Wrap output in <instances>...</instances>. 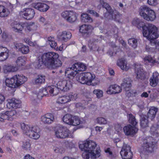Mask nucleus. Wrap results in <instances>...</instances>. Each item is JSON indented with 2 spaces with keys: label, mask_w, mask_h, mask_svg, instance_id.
I'll return each mask as SVG.
<instances>
[{
  "label": "nucleus",
  "mask_w": 159,
  "mask_h": 159,
  "mask_svg": "<svg viewBox=\"0 0 159 159\" xmlns=\"http://www.w3.org/2000/svg\"><path fill=\"white\" fill-rule=\"evenodd\" d=\"M145 61H148L151 63L152 65H154L157 62L156 60L153 57H152L150 55L146 56L144 59Z\"/></svg>",
  "instance_id": "nucleus-44"
},
{
  "label": "nucleus",
  "mask_w": 159,
  "mask_h": 159,
  "mask_svg": "<svg viewBox=\"0 0 159 159\" xmlns=\"http://www.w3.org/2000/svg\"><path fill=\"white\" fill-rule=\"evenodd\" d=\"M30 143L29 140L23 142L22 146L23 148L26 150H30Z\"/></svg>",
  "instance_id": "nucleus-47"
},
{
  "label": "nucleus",
  "mask_w": 159,
  "mask_h": 159,
  "mask_svg": "<svg viewBox=\"0 0 159 159\" xmlns=\"http://www.w3.org/2000/svg\"><path fill=\"white\" fill-rule=\"evenodd\" d=\"M135 68V76L136 80L141 81L146 79L145 73L142 67L139 64H134Z\"/></svg>",
  "instance_id": "nucleus-13"
},
{
  "label": "nucleus",
  "mask_w": 159,
  "mask_h": 159,
  "mask_svg": "<svg viewBox=\"0 0 159 159\" xmlns=\"http://www.w3.org/2000/svg\"><path fill=\"white\" fill-rule=\"evenodd\" d=\"M127 117L128 118L129 122L133 126H135L138 124V122L136 121L135 117L132 114L128 115Z\"/></svg>",
  "instance_id": "nucleus-40"
},
{
  "label": "nucleus",
  "mask_w": 159,
  "mask_h": 159,
  "mask_svg": "<svg viewBox=\"0 0 159 159\" xmlns=\"http://www.w3.org/2000/svg\"><path fill=\"white\" fill-rule=\"evenodd\" d=\"M126 95L128 96L135 97L137 95V93L135 91H133L131 90L129 91V89H127Z\"/></svg>",
  "instance_id": "nucleus-53"
},
{
  "label": "nucleus",
  "mask_w": 159,
  "mask_h": 159,
  "mask_svg": "<svg viewBox=\"0 0 159 159\" xmlns=\"http://www.w3.org/2000/svg\"><path fill=\"white\" fill-rule=\"evenodd\" d=\"M24 159H35L29 154L26 155L24 157Z\"/></svg>",
  "instance_id": "nucleus-61"
},
{
  "label": "nucleus",
  "mask_w": 159,
  "mask_h": 159,
  "mask_svg": "<svg viewBox=\"0 0 159 159\" xmlns=\"http://www.w3.org/2000/svg\"><path fill=\"white\" fill-rule=\"evenodd\" d=\"M26 60V58L25 57L20 56L18 57L16 61L17 66L20 67L25 65Z\"/></svg>",
  "instance_id": "nucleus-37"
},
{
  "label": "nucleus",
  "mask_w": 159,
  "mask_h": 159,
  "mask_svg": "<svg viewBox=\"0 0 159 159\" xmlns=\"http://www.w3.org/2000/svg\"><path fill=\"white\" fill-rule=\"evenodd\" d=\"M2 37L3 39L6 40L7 39V35L6 33H3L2 34Z\"/></svg>",
  "instance_id": "nucleus-64"
},
{
  "label": "nucleus",
  "mask_w": 159,
  "mask_h": 159,
  "mask_svg": "<svg viewBox=\"0 0 159 159\" xmlns=\"http://www.w3.org/2000/svg\"><path fill=\"white\" fill-rule=\"evenodd\" d=\"M157 111L158 109L157 108L154 107H152L148 113L147 117L151 120H153L155 118Z\"/></svg>",
  "instance_id": "nucleus-30"
},
{
  "label": "nucleus",
  "mask_w": 159,
  "mask_h": 159,
  "mask_svg": "<svg viewBox=\"0 0 159 159\" xmlns=\"http://www.w3.org/2000/svg\"><path fill=\"white\" fill-rule=\"evenodd\" d=\"M45 76L39 75L34 79V83L36 84H39L44 83L45 81Z\"/></svg>",
  "instance_id": "nucleus-41"
},
{
  "label": "nucleus",
  "mask_w": 159,
  "mask_h": 159,
  "mask_svg": "<svg viewBox=\"0 0 159 159\" xmlns=\"http://www.w3.org/2000/svg\"><path fill=\"white\" fill-rule=\"evenodd\" d=\"M59 57L58 54L56 52H46L39 57L33 65L37 69L41 68L43 65L49 69H56L62 65V62L58 59Z\"/></svg>",
  "instance_id": "nucleus-1"
},
{
  "label": "nucleus",
  "mask_w": 159,
  "mask_h": 159,
  "mask_svg": "<svg viewBox=\"0 0 159 159\" xmlns=\"http://www.w3.org/2000/svg\"><path fill=\"white\" fill-rule=\"evenodd\" d=\"M25 42L30 46H35L36 44L35 41L32 42L31 40H26Z\"/></svg>",
  "instance_id": "nucleus-56"
},
{
  "label": "nucleus",
  "mask_w": 159,
  "mask_h": 159,
  "mask_svg": "<svg viewBox=\"0 0 159 159\" xmlns=\"http://www.w3.org/2000/svg\"><path fill=\"white\" fill-rule=\"evenodd\" d=\"M109 73L111 75H114L115 72L114 70L111 68H110L109 70Z\"/></svg>",
  "instance_id": "nucleus-63"
},
{
  "label": "nucleus",
  "mask_w": 159,
  "mask_h": 159,
  "mask_svg": "<svg viewBox=\"0 0 159 159\" xmlns=\"http://www.w3.org/2000/svg\"><path fill=\"white\" fill-rule=\"evenodd\" d=\"M69 131L67 128L62 125H59L55 132V134L57 138L64 139L69 136Z\"/></svg>",
  "instance_id": "nucleus-14"
},
{
  "label": "nucleus",
  "mask_w": 159,
  "mask_h": 159,
  "mask_svg": "<svg viewBox=\"0 0 159 159\" xmlns=\"http://www.w3.org/2000/svg\"><path fill=\"white\" fill-rule=\"evenodd\" d=\"M35 12L34 9L30 8H24L20 12V14L24 19L29 20L33 19Z\"/></svg>",
  "instance_id": "nucleus-16"
},
{
  "label": "nucleus",
  "mask_w": 159,
  "mask_h": 159,
  "mask_svg": "<svg viewBox=\"0 0 159 159\" xmlns=\"http://www.w3.org/2000/svg\"><path fill=\"white\" fill-rule=\"evenodd\" d=\"M111 31L112 32L113 34L114 35V38L115 40H120V37L118 36V29L116 26H114L112 29Z\"/></svg>",
  "instance_id": "nucleus-42"
},
{
  "label": "nucleus",
  "mask_w": 159,
  "mask_h": 159,
  "mask_svg": "<svg viewBox=\"0 0 159 159\" xmlns=\"http://www.w3.org/2000/svg\"><path fill=\"white\" fill-rule=\"evenodd\" d=\"M105 152L107 153H108V156L109 157H111L112 155V153L110 150V149L109 148H107L105 150Z\"/></svg>",
  "instance_id": "nucleus-57"
},
{
  "label": "nucleus",
  "mask_w": 159,
  "mask_h": 159,
  "mask_svg": "<svg viewBox=\"0 0 159 159\" xmlns=\"http://www.w3.org/2000/svg\"><path fill=\"white\" fill-rule=\"evenodd\" d=\"M148 3L150 5L155 6L157 4V0H148Z\"/></svg>",
  "instance_id": "nucleus-55"
},
{
  "label": "nucleus",
  "mask_w": 159,
  "mask_h": 159,
  "mask_svg": "<svg viewBox=\"0 0 159 159\" xmlns=\"http://www.w3.org/2000/svg\"><path fill=\"white\" fill-rule=\"evenodd\" d=\"M16 111L13 110L0 113V122H3L6 120L12 121L13 120L12 117L16 115Z\"/></svg>",
  "instance_id": "nucleus-17"
},
{
  "label": "nucleus",
  "mask_w": 159,
  "mask_h": 159,
  "mask_svg": "<svg viewBox=\"0 0 159 159\" xmlns=\"http://www.w3.org/2000/svg\"><path fill=\"white\" fill-rule=\"evenodd\" d=\"M94 94H95L97 98H100L103 96V92L100 89H95L93 91Z\"/></svg>",
  "instance_id": "nucleus-48"
},
{
  "label": "nucleus",
  "mask_w": 159,
  "mask_h": 159,
  "mask_svg": "<svg viewBox=\"0 0 159 159\" xmlns=\"http://www.w3.org/2000/svg\"><path fill=\"white\" fill-rule=\"evenodd\" d=\"M139 14L143 18L147 21H153L156 18L155 11L146 6L140 7Z\"/></svg>",
  "instance_id": "nucleus-9"
},
{
  "label": "nucleus",
  "mask_w": 159,
  "mask_h": 159,
  "mask_svg": "<svg viewBox=\"0 0 159 159\" xmlns=\"http://www.w3.org/2000/svg\"><path fill=\"white\" fill-rule=\"evenodd\" d=\"M91 26L90 25H84L80 27L79 31L82 34L88 33L90 30Z\"/></svg>",
  "instance_id": "nucleus-36"
},
{
  "label": "nucleus",
  "mask_w": 159,
  "mask_h": 159,
  "mask_svg": "<svg viewBox=\"0 0 159 159\" xmlns=\"http://www.w3.org/2000/svg\"><path fill=\"white\" fill-rule=\"evenodd\" d=\"M54 120V118L53 114L47 113L41 117V121L44 124H49L53 122Z\"/></svg>",
  "instance_id": "nucleus-22"
},
{
  "label": "nucleus",
  "mask_w": 159,
  "mask_h": 159,
  "mask_svg": "<svg viewBox=\"0 0 159 159\" xmlns=\"http://www.w3.org/2000/svg\"><path fill=\"white\" fill-rule=\"evenodd\" d=\"M73 116L71 115L67 114L65 115L63 118V120L64 122L67 124L71 125L72 121Z\"/></svg>",
  "instance_id": "nucleus-39"
},
{
  "label": "nucleus",
  "mask_w": 159,
  "mask_h": 159,
  "mask_svg": "<svg viewBox=\"0 0 159 159\" xmlns=\"http://www.w3.org/2000/svg\"><path fill=\"white\" fill-rule=\"evenodd\" d=\"M62 16L66 19L68 22L73 23L75 22L77 19L76 13L72 11H65L61 13Z\"/></svg>",
  "instance_id": "nucleus-15"
},
{
  "label": "nucleus",
  "mask_w": 159,
  "mask_h": 159,
  "mask_svg": "<svg viewBox=\"0 0 159 159\" xmlns=\"http://www.w3.org/2000/svg\"><path fill=\"white\" fill-rule=\"evenodd\" d=\"M34 8L40 11L45 12L47 11L49 8V7L46 4L38 2L34 4Z\"/></svg>",
  "instance_id": "nucleus-24"
},
{
  "label": "nucleus",
  "mask_w": 159,
  "mask_h": 159,
  "mask_svg": "<svg viewBox=\"0 0 159 159\" xmlns=\"http://www.w3.org/2000/svg\"><path fill=\"white\" fill-rule=\"evenodd\" d=\"M113 53L114 52H113L110 49H109L107 52V54L111 57L113 55Z\"/></svg>",
  "instance_id": "nucleus-62"
},
{
  "label": "nucleus",
  "mask_w": 159,
  "mask_h": 159,
  "mask_svg": "<svg viewBox=\"0 0 159 159\" xmlns=\"http://www.w3.org/2000/svg\"><path fill=\"white\" fill-rule=\"evenodd\" d=\"M14 46L16 49L20 51L23 54H26L29 52V47L24 45L21 43H14Z\"/></svg>",
  "instance_id": "nucleus-25"
},
{
  "label": "nucleus",
  "mask_w": 159,
  "mask_h": 159,
  "mask_svg": "<svg viewBox=\"0 0 159 159\" xmlns=\"http://www.w3.org/2000/svg\"><path fill=\"white\" fill-rule=\"evenodd\" d=\"M48 41H49V44L52 48H54V49L58 48L57 43L55 41V40Z\"/></svg>",
  "instance_id": "nucleus-52"
},
{
  "label": "nucleus",
  "mask_w": 159,
  "mask_h": 159,
  "mask_svg": "<svg viewBox=\"0 0 159 159\" xmlns=\"http://www.w3.org/2000/svg\"><path fill=\"white\" fill-rule=\"evenodd\" d=\"M127 61L124 58L119 59L117 61V65L123 70H127L129 67L127 66Z\"/></svg>",
  "instance_id": "nucleus-28"
},
{
  "label": "nucleus",
  "mask_w": 159,
  "mask_h": 159,
  "mask_svg": "<svg viewBox=\"0 0 159 159\" xmlns=\"http://www.w3.org/2000/svg\"><path fill=\"white\" fill-rule=\"evenodd\" d=\"M151 45H155L156 48L159 50V40H148Z\"/></svg>",
  "instance_id": "nucleus-46"
},
{
  "label": "nucleus",
  "mask_w": 159,
  "mask_h": 159,
  "mask_svg": "<svg viewBox=\"0 0 159 159\" xmlns=\"http://www.w3.org/2000/svg\"><path fill=\"white\" fill-rule=\"evenodd\" d=\"M27 80V78L21 75H16L11 79L7 78L5 83L9 87L15 88L20 86Z\"/></svg>",
  "instance_id": "nucleus-7"
},
{
  "label": "nucleus",
  "mask_w": 159,
  "mask_h": 159,
  "mask_svg": "<svg viewBox=\"0 0 159 159\" xmlns=\"http://www.w3.org/2000/svg\"><path fill=\"white\" fill-rule=\"evenodd\" d=\"M155 144L156 143L153 138L149 136L143 139L142 147L144 150L148 152H152L153 151Z\"/></svg>",
  "instance_id": "nucleus-12"
},
{
  "label": "nucleus",
  "mask_w": 159,
  "mask_h": 159,
  "mask_svg": "<svg viewBox=\"0 0 159 159\" xmlns=\"http://www.w3.org/2000/svg\"><path fill=\"white\" fill-rule=\"evenodd\" d=\"M70 69L71 71L75 73V75L78 71H83L86 69V66L84 64L77 62L74 64Z\"/></svg>",
  "instance_id": "nucleus-18"
},
{
  "label": "nucleus",
  "mask_w": 159,
  "mask_h": 159,
  "mask_svg": "<svg viewBox=\"0 0 159 159\" xmlns=\"http://www.w3.org/2000/svg\"><path fill=\"white\" fill-rule=\"evenodd\" d=\"M124 131L126 135H134L138 130L134 126L128 125L123 128Z\"/></svg>",
  "instance_id": "nucleus-20"
},
{
  "label": "nucleus",
  "mask_w": 159,
  "mask_h": 159,
  "mask_svg": "<svg viewBox=\"0 0 159 159\" xmlns=\"http://www.w3.org/2000/svg\"><path fill=\"white\" fill-rule=\"evenodd\" d=\"M132 23L133 25L138 29L142 28L143 36L148 40H155L158 37L157 29L155 25L152 24L143 25V22L138 18H134Z\"/></svg>",
  "instance_id": "nucleus-3"
},
{
  "label": "nucleus",
  "mask_w": 159,
  "mask_h": 159,
  "mask_svg": "<svg viewBox=\"0 0 159 159\" xmlns=\"http://www.w3.org/2000/svg\"><path fill=\"white\" fill-rule=\"evenodd\" d=\"M21 102V101L20 100L13 98L8 99L7 106L9 109L11 108L16 109L20 107Z\"/></svg>",
  "instance_id": "nucleus-19"
},
{
  "label": "nucleus",
  "mask_w": 159,
  "mask_h": 159,
  "mask_svg": "<svg viewBox=\"0 0 159 159\" xmlns=\"http://www.w3.org/2000/svg\"><path fill=\"white\" fill-rule=\"evenodd\" d=\"M100 2L102 7L105 8L107 11L104 16L109 20H113L115 21L119 22L122 16L116 10H113L111 6L107 3L104 2L103 0H100Z\"/></svg>",
  "instance_id": "nucleus-5"
},
{
  "label": "nucleus",
  "mask_w": 159,
  "mask_h": 159,
  "mask_svg": "<svg viewBox=\"0 0 159 159\" xmlns=\"http://www.w3.org/2000/svg\"><path fill=\"white\" fill-rule=\"evenodd\" d=\"M88 12L92 14L93 16L96 17H98L99 16L98 14L94 10H88Z\"/></svg>",
  "instance_id": "nucleus-54"
},
{
  "label": "nucleus",
  "mask_w": 159,
  "mask_h": 159,
  "mask_svg": "<svg viewBox=\"0 0 159 159\" xmlns=\"http://www.w3.org/2000/svg\"><path fill=\"white\" fill-rule=\"evenodd\" d=\"M151 134L157 137L159 134V125L156 124L153 125L150 128V131Z\"/></svg>",
  "instance_id": "nucleus-32"
},
{
  "label": "nucleus",
  "mask_w": 159,
  "mask_h": 159,
  "mask_svg": "<svg viewBox=\"0 0 159 159\" xmlns=\"http://www.w3.org/2000/svg\"><path fill=\"white\" fill-rule=\"evenodd\" d=\"M79 147L82 151H84L82 154L84 159H96L100 156L99 147H98L96 143L92 141H87L82 144H80Z\"/></svg>",
  "instance_id": "nucleus-2"
},
{
  "label": "nucleus",
  "mask_w": 159,
  "mask_h": 159,
  "mask_svg": "<svg viewBox=\"0 0 159 159\" xmlns=\"http://www.w3.org/2000/svg\"><path fill=\"white\" fill-rule=\"evenodd\" d=\"M18 69L17 67L11 65H6L4 68V71L5 73L7 72H14Z\"/></svg>",
  "instance_id": "nucleus-38"
},
{
  "label": "nucleus",
  "mask_w": 159,
  "mask_h": 159,
  "mask_svg": "<svg viewBox=\"0 0 159 159\" xmlns=\"http://www.w3.org/2000/svg\"><path fill=\"white\" fill-rule=\"evenodd\" d=\"M97 121L98 123L101 124H105L107 122V120L105 119L102 117L98 118Z\"/></svg>",
  "instance_id": "nucleus-51"
},
{
  "label": "nucleus",
  "mask_w": 159,
  "mask_h": 159,
  "mask_svg": "<svg viewBox=\"0 0 159 159\" xmlns=\"http://www.w3.org/2000/svg\"><path fill=\"white\" fill-rule=\"evenodd\" d=\"M48 91L49 94L52 96L56 95L59 92L56 86L52 85L40 89L36 97L40 99L44 96H48Z\"/></svg>",
  "instance_id": "nucleus-10"
},
{
  "label": "nucleus",
  "mask_w": 159,
  "mask_h": 159,
  "mask_svg": "<svg viewBox=\"0 0 159 159\" xmlns=\"http://www.w3.org/2000/svg\"><path fill=\"white\" fill-rule=\"evenodd\" d=\"M142 97L147 98L148 96V94L146 92H143L141 95Z\"/></svg>",
  "instance_id": "nucleus-60"
},
{
  "label": "nucleus",
  "mask_w": 159,
  "mask_h": 159,
  "mask_svg": "<svg viewBox=\"0 0 159 159\" xmlns=\"http://www.w3.org/2000/svg\"><path fill=\"white\" fill-rule=\"evenodd\" d=\"M57 102L61 104H64L69 102L67 96H63L59 97L58 99Z\"/></svg>",
  "instance_id": "nucleus-43"
},
{
  "label": "nucleus",
  "mask_w": 159,
  "mask_h": 159,
  "mask_svg": "<svg viewBox=\"0 0 159 159\" xmlns=\"http://www.w3.org/2000/svg\"><path fill=\"white\" fill-rule=\"evenodd\" d=\"M115 129L116 131L119 132L121 130L122 127L120 125H117L115 126Z\"/></svg>",
  "instance_id": "nucleus-58"
},
{
  "label": "nucleus",
  "mask_w": 159,
  "mask_h": 159,
  "mask_svg": "<svg viewBox=\"0 0 159 159\" xmlns=\"http://www.w3.org/2000/svg\"><path fill=\"white\" fill-rule=\"evenodd\" d=\"M72 36V34L69 31H64L58 33L57 38L58 40L70 39Z\"/></svg>",
  "instance_id": "nucleus-23"
},
{
  "label": "nucleus",
  "mask_w": 159,
  "mask_h": 159,
  "mask_svg": "<svg viewBox=\"0 0 159 159\" xmlns=\"http://www.w3.org/2000/svg\"><path fill=\"white\" fill-rule=\"evenodd\" d=\"M5 99V98L4 96L2 94H0V104H2L4 102Z\"/></svg>",
  "instance_id": "nucleus-59"
},
{
  "label": "nucleus",
  "mask_w": 159,
  "mask_h": 159,
  "mask_svg": "<svg viewBox=\"0 0 159 159\" xmlns=\"http://www.w3.org/2000/svg\"><path fill=\"white\" fill-rule=\"evenodd\" d=\"M159 74L157 72L153 73L152 76L149 80L150 85L153 87H155L158 82Z\"/></svg>",
  "instance_id": "nucleus-27"
},
{
  "label": "nucleus",
  "mask_w": 159,
  "mask_h": 159,
  "mask_svg": "<svg viewBox=\"0 0 159 159\" xmlns=\"http://www.w3.org/2000/svg\"><path fill=\"white\" fill-rule=\"evenodd\" d=\"M121 87L117 84L111 85L107 89V92L108 94L118 93L121 92Z\"/></svg>",
  "instance_id": "nucleus-21"
},
{
  "label": "nucleus",
  "mask_w": 159,
  "mask_h": 159,
  "mask_svg": "<svg viewBox=\"0 0 159 159\" xmlns=\"http://www.w3.org/2000/svg\"><path fill=\"white\" fill-rule=\"evenodd\" d=\"M95 76L90 72L83 73L76 76V80L82 84H86L89 85H94L92 81L95 78Z\"/></svg>",
  "instance_id": "nucleus-8"
},
{
  "label": "nucleus",
  "mask_w": 159,
  "mask_h": 159,
  "mask_svg": "<svg viewBox=\"0 0 159 159\" xmlns=\"http://www.w3.org/2000/svg\"><path fill=\"white\" fill-rule=\"evenodd\" d=\"M123 144H124L120 152V154L122 159H131L132 158L133 154L129 145L124 144L121 141L116 143V145L117 147L120 148Z\"/></svg>",
  "instance_id": "nucleus-11"
},
{
  "label": "nucleus",
  "mask_w": 159,
  "mask_h": 159,
  "mask_svg": "<svg viewBox=\"0 0 159 159\" xmlns=\"http://www.w3.org/2000/svg\"><path fill=\"white\" fill-rule=\"evenodd\" d=\"M140 125L141 127L144 128L148 126L149 122L148 117L145 115L142 114L140 115Z\"/></svg>",
  "instance_id": "nucleus-26"
},
{
  "label": "nucleus",
  "mask_w": 159,
  "mask_h": 159,
  "mask_svg": "<svg viewBox=\"0 0 159 159\" xmlns=\"http://www.w3.org/2000/svg\"><path fill=\"white\" fill-rule=\"evenodd\" d=\"M131 80L128 78H125L121 84L122 87L127 91V89L129 88L131 86Z\"/></svg>",
  "instance_id": "nucleus-31"
},
{
  "label": "nucleus",
  "mask_w": 159,
  "mask_h": 159,
  "mask_svg": "<svg viewBox=\"0 0 159 159\" xmlns=\"http://www.w3.org/2000/svg\"><path fill=\"white\" fill-rule=\"evenodd\" d=\"M16 23L13 25H12V28L14 29L13 30L15 31L16 32H20V31H21L25 26H26V24L25 23L20 24V23H17V22H16Z\"/></svg>",
  "instance_id": "nucleus-33"
},
{
  "label": "nucleus",
  "mask_w": 159,
  "mask_h": 159,
  "mask_svg": "<svg viewBox=\"0 0 159 159\" xmlns=\"http://www.w3.org/2000/svg\"><path fill=\"white\" fill-rule=\"evenodd\" d=\"M72 120L73 121H72V124H71V125L74 126H76L80 124V120L77 117H73Z\"/></svg>",
  "instance_id": "nucleus-49"
},
{
  "label": "nucleus",
  "mask_w": 159,
  "mask_h": 159,
  "mask_svg": "<svg viewBox=\"0 0 159 159\" xmlns=\"http://www.w3.org/2000/svg\"><path fill=\"white\" fill-rule=\"evenodd\" d=\"M128 43L133 48H136L137 46V40H128Z\"/></svg>",
  "instance_id": "nucleus-50"
},
{
  "label": "nucleus",
  "mask_w": 159,
  "mask_h": 159,
  "mask_svg": "<svg viewBox=\"0 0 159 159\" xmlns=\"http://www.w3.org/2000/svg\"><path fill=\"white\" fill-rule=\"evenodd\" d=\"M81 21L84 23L91 22L93 21L92 19L89 15L86 13H82L81 15Z\"/></svg>",
  "instance_id": "nucleus-35"
},
{
  "label": "nucleus",
  "mask_w": 159,
  "mask_h": 159,
  "mask_svg": "<svg viewBox=\"0 0 159 159\" xmlns=\"http://www.w3.org/2000/svg\"><path fill=\"white\" fill-rule=\"evenodd\" d=\"M8 52L6 48L0 47V60L4 61L7 58Z\"/></svg>",
  "instance_id": "nucleus-29"
},
{
  "label": "nucleus",
  "mask_w": 159,
  "mask_h": 159,
  "mask_svg": "<svg viewBox=\"0 0 159 159\" xmlns=\"http://www.w3.org/2000/svg\"><path fill=\"white\" fill-rule=\"evenodd\" d=\"M77 94L76 93H71L67 95L69 102L71 101L76 100L78 98Z\"/></svg>",
  "instance_id": "nucleus-45"
},
{
  "label": "nucleus",
  "mask_w": 159,
  "mask_h": 159,
  "mask_svg": "<svg viewBox=\"0 0 159 159\" xmlns=\"http://www.w3.org/2000/svg\"><path fill=\"white\" fill-rule=\"evenodd\" d=\"M9 13L8 9L4 6L0 5V16L5 17L7 16Z\"/></svg>",
  "instance_id": "nucleus-34"
},
{
  "label": "nucleus",
  "mask_w": 159,
  "mask_h": 159,
  "mask_svg": "<svg viewBox=\"0 0 159 159\" xmlns=\"http://www.w3.org/2000/svg\"><path fill=\"white\" fill-rule=\"evenodd\" d=\"M21 128L23 133L31 138L37 139L40 137V130L38 126H30L23 123L21 125Z\"/></svg>",
  "instance_id": "nucleus-6"
},
{
  "label": "nucleus",
  "mask_w": 159,
  "mask_h": 159,
  "mask_svg": "<svg viewBox=\"0 0 159 159\" xmlns=\"http://www.w3.org/2000/svg\"><path fill=\"white\" fill-rule=\"evenodd\" d=\"M65 75L67 76L66 79L59 81L57 84L56 88L61 91H67L69 90L72 86L73 79L75 75L74 73L71 71L70 69L67 68L65 70Z\"/></svg>",
  "instance_id": "nucleus-4"
}]
</instances>
